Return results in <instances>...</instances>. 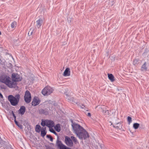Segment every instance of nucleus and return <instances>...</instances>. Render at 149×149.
Wrapping results in <instances>:
<instances>
[{
    "instance_id": "obj_7",
    "label": "nucleus",
    "mask_w": 149,
    "mask_h": 149,
    "mask_svg": "<svg viewBox=\"0 0 149 149\" xmlns=\"http://www.w3.org/2000/svg\"><path fill=\"white\" fill-rule=\"evenodd\" d=\"M12 81L14 82H16V81H20L21 80V78L20 77L19 75L17 74H12Z\"/></svg>"
},
{
    "instance_id": "obj_16",
    "label": "nucleus",
    "mask_w": 149,
    "mask_h": 149,
    "mask_svg": "<svg viewBox=\"0 0 149 149\" xmlns=\"http://www.w3.org/2000/svg\"><path fill=\"white\" fill-rule=\"evenodd\" d=\"M108 75L109 79L111 81L113 82L115 81L114 77L112 74L109 73L108 74Z\"/></svg>"
},
{
    "instance_id": "obj_22",
    "label": "nucleus",
    "mask_w": 149,
    "mask_h": 149,
    "mask_svg": "<svg viewBox=\"0 0 149 149\" xmlns=\"http://www.w3.org/2000/svg\"><path fill=\"white\" fill-rule=\"evenodd\" d=\"M14 121L16 125H17L21 129L23 128L22 126L20 124H19L17 121L16 120H14Z\"/></svg>"
},
{
    "instance_id": "obj_12",
    "label": "nucleus",
    "mask_w": 149,
    "mask_h": 149,
    "mask_svg": "<svg viewBox=\"0 0 149 149\" xmlns=\"http://www.w3.org/2000/svg\"><path fill=\"white\" fill-rule=\"evenodd\" d=\"M26 110V107L24 106H21L18 111V113L21 115H23L24 114Z\"/></svg>"
},
{
    "instance_id": "obj_35",
    "label": "nucleus",
    "mask_w": 149,
    "mask_h": 149,
    "mask_svg": "<svg viewBox=\"0 0 149 149\" xmlns=\"http://www.w3.org/2000/svg\"><path fill=\"white\" fill-rule=\"evenodd\" d=\"M105 113L106 115H109V113L108 110H105Z\"/></svg>"
},
{
    "instance_id": "obj_32",
    "label": "nucleus",
    "mask_w": 149,
    "mask_h": 149,
    "mask_svg": "<svg viewBox=\"0 0 149 149\" xmlns=\"http://www.w3.org/2000/svg\"><path fill=\"white\" fill-rule=\"evenodd\" d=\"M46 149H54L52 147L49 146H45Z\"/></svg>"
},
{
    "instance_id": "obj_29",
    "label": "nucleus",
    "mask_w": 149,
    "mask_h": 149,
    "mask_svg": "<svg viewBox=\"0 0 149 149\" xmlns=\"http://www.w3.org/2000/svg\"><path fill=\"white\" fill-rule=\"evenodd\" d=\"M33 29H30L29 31V33H28V35L29 36H31L33 32Z\"/></svg>"
},
{
    "instance_id": "obj_24",
    "label": "nucleus",
    "mask_w": 149,
    "mask_h": 149,
    "mask_svg": "<svg viewBox=\"0 0 149 149\" xmlns=\"http://www.w3.org/2000/svg\"><path fill=\"white\" fill-rule=\"evenodd\" d=\"M17 25V23L15 21L13 22L11 24V27L12 28L16 27Z\"/></svg>"
},
{
    "instance_id": "obj_25",
    "label": "nucleus",
    "mask_w": 149,
    "mask_h": 149,
    "mask_svg": "<svg viewBox=\"0 0 149 149\" xmlns=\"http://www.w3.org/2000/svg\"><path fill=\"white\" fill-rule=\"evenodd\" d=\"M68 100H69L70 101H71L72 102H74V99L73 97H71V96H70V97H68L67 98Z\"/></svg>"
},
{
    "instance_id": "obj_19",
    "label": "nucleus",
    "mask_w": 149,
    "mask_h": 149,
    "mask_svg": "<svg viewBox=\"0 0 149 149\" xmlns=\"http://www.w3.org/2000/svg\"><path fill=\"white\" fill-rule=\"evenodd\" d=\"M114 3V2L112 0H111L109 1H106V2L105 4H107L112 6L113 5Z\"/></svg>"
},
{
    "instance_id": "obj_13",
    "label": "nucleus",
    "mask_w": 149,
    "mask_h": 149,
    "mask_svg": "<svg viewBox=\"0 0 149 149\" xmlns=\"http://www.w3.org/2000/svg\"><path fill=\"white\" fill-rule=\"evenodd\" d=\"M70 71L69 68H67L64 71L63 75L65 77L69 76L70 75Z\"/></svg>"
},
{
    "instance_id": "obj_30",
    "label": "nucleus",
    "mask_w": 149,
    "mask_h": 149,
    "mask_svg": "<svg viewBox=\"0 0 149 149\" xmlns=\"http://www.w3.org/2000/svg\"><path fill=\"white\" fill-rule=\"evenodd\" d=\"M127 120L128 122V123L130 124L132 121V118L128 116L127 117Z\"/></svg>"
},
{
    "instance_id": "obj_26",
    "label": "nucleus",
    "mask_w": 149,
    "mask_h": 149,
    "mask_svg": "<svg viewBox=\"0 0 149 149\" xmlns=\"http://www.w3.org/2000/svg\"><path fill=\"white\" fill-rule=\"evenodd\" d=\"M41 125L42 126H45L46 125V120L45 121H43L42 120V122L41 123Z\"/></svg>"
},
{
    "instance_id": "obj_28",
    "label": "nucleus",
    "mask_w": 149,
    "mask_h": 149,
    "mask_svg": "<svg viewBox=\"0 0 149 149\" xmlns=\"http://www.w3.org/2000/svg\"><path fill=\"white\" fill-rule=\"evenodd\" d=\"M71 139L72 140L74 143H76L77 140L76 138L73 136H71Z\"/></svg>"
},
{
    "instance_id": "obj_38",
    "label": "nucleus",
    "mask_w": 149,
    "mask_h": 149,
    "mask_svg": "<svg viewBox=\"0 0 149 149\" xmlns=\"http://www.w3.org/2000/svg\"><path fill=\"white\" fill-rule=\"evenodd\" d=\"M53 133H54V134H55V135L58 136V134L57 133L55 132V131H54V132Z\"/></svg>"
},
{
    "instance_id": "obj_27",
    "label": "nucleus",
    "mask_w": 149,
    "mask_h": 149,
    "mask_svg": "<svg viewBox=\"0 0 149 149\" xmlns=\"http://www.w3.org/2000/svg\"><path fill=\"white\" fill-rule=\"evenodd\" d=\"M46 137L48 138H49L50 139V141L52 142L53 141V138L50 135L48 134L46 136Z\"/></svg>"
},
{
    "instance_id": "obj_40",
    "label": "nucleus",
    "mask_w": 149,
    "mask_h": 149,
    "mask_svg": "<svg viewBox=\"0 0 149 149\" xmlns=\"http://www.w3.org/2000/svg\"><path fill=\"white\" fill-rule=\"evenodd\" d=\"M82 106H84V107H85V106L84 105H82Z\"/></svg>"
},
{
    "instance_id": "obj_17",
    "label": "nucleus",
    "mask_w": 149,
    "mask_h": 149,
    "mask_svg": "<svg viewBox=\"0 0 149 149\" xmlns=\"http://www.w3.org/2000/svg\"><path fill=\"white\" fill-rule=\"evenodd\" d=\"M46 127L42 129L41 131V135L42 137H44L46 134L47 132L46 131Z\"/></svg>"
},
{
    "instance_id": "obj_43",
    "label": "nucleus",
    "mask_w": 149,
    "mask_h": 149,
    "mask_svg": "<svg viewBox=\"0 0 149 149\" xmlns=\"http://www.w3.org/2000/svg\"><path fill=\"white\" fill-rule=\"evenodd\" d=\"M113 127H115V126L114 125H113Z\"/></svg>"
},
{
    "instance_id": "obj_23",
    "label": "nucleus",
    "mask_w": 149,
    "mask_h": 149,
    "mask_svg": "<svg viewBox=\"0 0 149 149\" xmlns=\"http://www.w3.org/2000/svg\"><path fill=\"white\" fill-rule=\"evenodd\" d=\"M140 125L137 123H134L133 125V127L135 129H137L139 127Z\"/></svg>"
},
{
    "instance_id": "obj_41",
    "label": "nucleus",
    "mask_w": 149,
    "mask_h": 149,
    "mask_svg": "<svg viewBox=\"0 0 149 149\" xmlns=\"http://www.w3.org/2000/svg\"><path fill=\"white\" fill-rule=\"evenodd\" d=\"M81 108H84V107H81Z\"/></svg>"
},
{
    "instance_id": "obj_11",
    "label": "nucleus",
    "mask_w": 149,
    "mask_h": 149,
    "mask_svg": "<svg viewBox=\"0 0 149 149\" xmlns=\"http://www.w3.org/2000/svg\"><path fill=\"white\" fill-rule=\"evenodd\" d=\"M46 126L49 128L52 127L54 126V122L52 120H47Z\"/></svg>"
},
{
    "instance_id": "obj_2",
    "label": "nucleus",
    "mask_w": 149,
    "mask_h": 149,
    "mask_svg": "<svg viewBox=\"0 0 149 149\" xmlns=\"http://www.w3.org/2000/svg\"><path fill=\"white\" fill-rule=\"evenodd\" d=\"M10 79L8 76L2 75L0 77V81L5 84L10 88H15L17 86V83L10 81Z\"/></svg>"
},
{
    "instance_id": "obj_36",
    "label": "nucleus",
    "mask_w": 149,
    "mask_h": 149,
    "mask_svg": "<svg viewBox=\"0 0 149 149\" xmlns=\"http://www.w3.org/2000/svg\"><path fill=\"white\" fill-rule=\"evenodd\" d=\"M101 109H102V112L103 113H105V110H107L106 109H102V108H101Z\"/></svg>"
},
{
    "instance_id": "obj_34",
    "label": "nucleus",
    "mask_w": 149,
    "mask_h": 149,
    "mask_svg": "<svg viewBox=\"0 0 149 149\" xmlns=\"http://www.w3.org/2000/svg\"><path fill=\"white\" fill-rule=\"evenodd\" d=\"M12 114L14 118V119L16 120V116H15V115L14 113V112L13 111H12Z\"/></svg>"
},
{
    "instance_id": "obj_33",
    "label": "nucleus",
    "mask_w": 149,
    "mask_h": 149,
    "mask_svg": "<svg viewBox=\"0 0 149 149\" xmlns=\"http://www.w3.org/2000/svg\"><path fill=\"white\" fill-rule=\"evenodd\" d=\"M49 131L52 133L55 131L54 130L52 127L49 128Z\"/></svg>"
},
{
    "instance_id": "obj_3",
    "label": "nucleus",
    "mask_w": 149,
    "mask_h": 149,
    "mask_svg": "<svg viewBox=\"0 0 149 149\" xmlns=\"http://www.w3.org/2000/svg\"><path fill=\"white\" fill-rule=\"evenodd\" d=\"M20 97L19 94L16 95L15 97L12 95L8 96V99L11 105L16 106L19 102Z\"/></svg>"
},
{
    "instance_id": "obj_44",
    "label": "nucleus",
    "mask_w": 149,
    "mask_h": 149,
    "mask_svg": "<svg viewBox=\"0 0 149 149\" xmlns=\"http://www.w3.org/2000/svg\"><path fill=\"white\" fill-rule=\"evenodd\" d=\"M116 127L118 128V126H116Z\"/></svg>"
},
{
    "instance_id": "obj_15",
    "label": "nucleus",
    "mask_w": 149,
    "mask_h": 149,
    "mask_svg": "<svg viewBox=\"0 0 149 149\" xmlns=\"http://www.w3.org/2000/svg\"><path fill=\"white\" fill-rule=\"evenodd\" d=\"M42 19L40 18L36 21V26L38 28H40L42 25Z\"/></svg>"
},
{
    "instance_id": "obj_18",
    "label": "nucleus",
    "mask_w": 149,
    "mask_h": 149,
    "mask_svg": "<svg viewBox=\"0 0 149 149\" xmlns=\"http://www.w3.org/2000/svg\"><path fill=\"white\" fill-rule=\"evenodd\" d=\"M54 129L57 132H59L60 131L61 129L60 124H58L56 125L54 127Z\"/></svg>"
},
{
    "instance_id": "obj_14",
    "label": "nucleus",
    "mask_w": 149,
    "mask_h": 149,
    "mask_svg": "<svg viewBox=\"0 0 149 149\" xmlns=\"http://www.w3.org/2000/svg\"><path fill=\"white\" fill-rule=\"evenodd\" d=\"M141 61L139 58H136L134 59L133 61V65L135 66H136L141 62Z\"/></svg>"
},
{
    "instance_id": "obj_5",
    "label": "nucleus",
    "mask_w": 149,
    "mask_h": 149,
    "mask_svg": "<svg viewBox=\"0 0 149 149\" xmlns=\"http://www.w3.org/2000/svg\"><path fill=\"white\" fill-rule=\"evenodd\" d=\"M56 146H57V148L59 149H72L63 144L61 141L59 140V137L58 136L56 141Z\"/></svg>"
},
{
    "instance_id": "obj_37",
    "label": "nucleus",
    "mask_w": 149,
    "mask_h": 149,
    "mask_svg": "<svg viewBox=\"0 0 149 149\" xmlns=\"http://www.w3.org/2000/svg\"><path fill=\"white\" fill-rule=\"evenodd\" d=\"M87 115L88 116H89V117H90L91 116V114L90 113H87Z\"/></svg>"
},
{
    "instance_id": "obj_9",
    "label": "nucleus",
    "mask_w": 149,
    "mask_h": 149,
    "mask_svg": "<svg viewBox=\"0 0 149 149\" xmlns=\"http://www.w3.org/2000/svg\"><path fill=\"white\" fill-rule=\"evenodd\" d=\"M38 113L40 114H43L45 115H48L49 114V110L48 109H40L38 110Z\"/></svg>"
},
{
    "instance_id": "obj_6",
    "label": "nucleus",
    "mask_w": 149,
    "mask_h": 149,
    "mask_svg": "<svg viewBox=\"0 0 149 149\" xmlns=\"http://www.w3.org/2000/svg\"><path fill=\"white\" fill-rule=\"evenodd\" d=\"M24 98V100L26 103H28L31 102V94L28 91H26L25 92Z\"/></svg>"
},
{
    "instance_id": "obj_39",
    "label": "nucleus",
    "mask_w": 149,
    "mask_h": 149,
    "mask_svg": "<svg viewBox=\"0 0 149 149\" xmlns=\"http://www.w3.org/2000/svg\"><path fill=\"white\" fill-rule=\"evenodd\" d=\"M0 97L1 98L3 97V96L0 92Z\"/></svg>"
},
{
    "instance_id": "obj_10",
    "label": "nucleus",
    "mask_w": 149,
    "mask_h": 149,
    "mask_svg": "<svg viewBox=\"0 0 149 149\" xmlns=\"http://www.w3.org/2000/svg\"><path fill=\"white\" fill-rule=\"evenodd\" d=\"M41 102L38 97L35 96L34 97L32 102V105L35 106L39 104Z\"/></svg>"
},
{
    "instance_id": "obj_21",
    "label": "nucleus",
    "mask_w": 149,
    "mask_h": 149,
    "mask_svg": "<svg viewBox=\"0 0 149 149\" xmlns=\"http://www.w3.org/2000/svg\"><path fill=\"white\" fill-rule=\"evenodd\" d=\"M146 62H145L142 65L141 68V70H147V68L146 67Z\"/></svg>"
},
{
    "instance_id": "obj_1",
    "label": "nucleus",
    "mask_w": 149,
    "mask_h": 149,
    "mask_svg": "<svg viewBox=\"0 0 149 149\" xmlns=\"http://www.w3.org/2000/svg\"><path fill=\"white\" fill-rule=\"evenodd\" d=\"M72 123V126L75 133L80 139H85L89 137V136L87 132L80 125Z\"/></svg>"
},
{
    "instance_id": "obj_42",
    "label": "nucleus",
    "mask_w": 149,
    "mask_h": 149,
    "mask_svg": "<svg viewBox=\"0 0 149 149\" xmlns=\"http://www.w3.org/2000/svg\"><path fill=\"white\" fill-rule=\"evenodd\" d=\"M1 32L0 31V35H1Z\"/></svg>"
},
{
    "instance_id": "obj_4",
    "label": "nucleus",
    "mask_w": 149,
    "mask_h": 149,
    "mask_svg": "<svg viewBox=\"0 0 149 149\" xmlns=\"http://www.w3.org/2000/svg\"><path fill=\"white\" fill-rule=\"evenodd\" d=\"M54 91V89L49 86H46L42 91V94L45 96L50 95Z\"/></svg>"
},
{
    "instance_id": "obj_8",
    "label": "nucleus",
    "mask_w": 149,
    "mask_h": 149,
    "mask_svg": "<svg viewBox=\"0 0 149 149\" xmlns=\"http://www.w3.org/2000/svg\"><path fill=\"white\" fill-rule=\"evenodd\" d=\"M65 142L68 146L72 147L73 146V143L72 139L68 136L65 137Z\"/></svg>"
},
{
    "instance_id": "obj_31",
    "label": "nucleus",
    "mask_w": 149,
    "mask_h": 149,
    "mask_svg": "<svg viewBox=\"0 0 149 149\" xmlns=\"http://www.w3.org/2000/svg\"><path fill=\"white\" fill-rule=\"evenodd\" d=\"M65 95L66 97V98L67 99L68 97H70V95H69V93H68L67 92H65Z\"/></svg>"
},
{
    "instance_id": "obj_20",
    "label": "nucleus",
    "mask_w": 149,
    "mask_h": 149,
    "mask_svg": "<svg viewBox=\"0 0 149 149\" xmlns=\"http://www.w3.org/2000/svg\"><path fill=\"white\" fill-rule=\"evenodd\" d=\"M36 131L37 132H40V126L39 125H37L36 126Z\"/></svg>"
}]
</instances>
